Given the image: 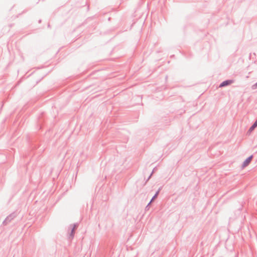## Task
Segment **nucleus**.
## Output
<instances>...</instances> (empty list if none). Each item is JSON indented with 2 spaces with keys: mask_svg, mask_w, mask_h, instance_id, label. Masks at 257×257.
Wrapping results in <instances>:
<instances>
[{
  "mask_svg": "<svg viewBox=\"0 0 257 257\" xmlns=\"http://www.w3.org/2000/svg\"><path fill=\"white\" fill-rule=\"evenodd\" d=\"M252 156H250V157H249L248 158H247L243 163L242 165V168H245V167H246L247 166H248L249 163H250L252 159Z\"/></svg>",
  "mask_w": 257,
  "mask_h": 257,
  "instance_id": "obj_1",
  "label": "nucleus"
},
{
  "mask_svg": "<svg viewBox=\"0 0 257 257\" xmlns=\"http://www.w3.org/2000/svg\"><path fill=\"white\" fill-rule=\"evenodd\" d=\"M233 82L232 80H226L224 82H223L220 85V87H223L228 85H229L231 84Z\"/></svg>",
  "mask_w": 257,
  "mask_h": 257,
  "instance_id": "obj_2",
  "label": "nucleus"
},
{
  "mask_svg": "<svg viewBox=\"0 0 257 257\" xmlns=\"http://www.w3.org/2000/svg\"><path fill=\"white\" fill-rule=\"evenodd\" d=\"M157 195V194H156L155 196H154V197L153 199H154L155 197H156Z\"/></svg>",
  "mask_w": 257,
  "mask_h": 257,
  "instance_id": "obj_3",
  "label": "nucleus"
}]
</instances>
